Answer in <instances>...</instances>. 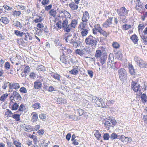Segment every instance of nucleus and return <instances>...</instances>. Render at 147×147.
Listing matches in <instances>:
<instances>
[{
	"mask_svg": "<svg viewBox=\"0 0 147 147\" xmlns=\"http://www.w3.org/2000/svg\"><path fill=\"white\" fill-rule=\"evenodd\" d=\"M95 56L97 58H100V61L102 65L104 64L107 58L106 48L103 46L100 47L96 51Z\"/></svg>",
	"mask_w": 147,
	"mask_h": 147,
	"instance_id": "f257e3e1",
	"label": "nucleus"
},
{
	"mask_svg": "<svg viewBox=\"0 0 147 147\" xmlns=\"http://www.w3.org/2000/svg\"><path fill=\"white\" fill-rule=\"evenodd\" d=\"M98 39L90 35L85 39V42L87 45H90L93 47H95L97 45Z\"/></svg>",
	"mask_w": 147,
	"mask_h": 147,
	"instance_id": "f03ea898",
	"label": "nucleus"
},
{
	"mask_svg": "<svg viewBox=\"0 0 147 147\" xmlns=\"http://www.w3.org/2000/svg\"><path fill=\"white\" fill-rule=\"evenodd\" d=\"M92 102L94 103L98 106L102 108H107V106L105 105L103 99L100 98H98L96 96H92Z\"/></svg>",
	"mask_w": 147,
	"mask_h": 147,
	"instance_id": "7ed1b4c3",
	"label": "nucleus"
},
{
	"mask_svg": "<svg viewBox=\"0 0 147 147\" xmlns=\"http://www.w3.org/2000/svg\"><path fill=\"white\" fill-rule=\"evenodd\" d=\"M56 25L57 27H58L59 28H63L64 29H65V31L67 32H68L67 30V29L68 28L69 24H68V21L67 19H64L62 22L61 20H59L58 22L56 23Z\"/></svg>",
	"mask_w": 147,
	"mask_h": 147,
	"instance_id": "20e7f679",
	"label": "nucleus"
},
{
	"mask_svg": "<svg viewBox=\"0 0 147 147\" xmlns=\"http://www.w3.org/2000/svg\"><path fill=\"white\" fill-rule=\"evenodd\" d=\"M92 27L93 26L94 28L92 29L93 33L94 34L97 35L98 33H100L102 29L100 25L99 24H96L95 22L92 21Z\"/></svg>",
	"mask_w": 147,
	"mask_h": 147,
	"instance_id": "39448f33",
	"label": "nucleus"
},
{
	"mask_svg": "<svg viewBox=\"0 0 147 147\" xmlns=\"http://www.w3.org/2000/svg\"><path fill=\"white\" fill-rule=\"evenodd\" d=\"M118 72L119 78L121 81L127 79L126 71L125 69L121 68L118 70Z\"/></svg>",
	"mask_w": 147,
	"mask_h": 147,
	"instance_id": "423d86ee",
	"label": "nucleus"
},
{
	"mask_svg": "<svg viewBox=\"0 0 147 147\" xmlns=\"http://www.w3.org/2000/svg\"><path fill=\"white\" fill-rule=\"evenodd\" d=\"M131 88L135 92L140 91L141 87L140 84L137 82V81H132L131 83Z\"/></svg>",
	"mask_w": 147,
	"mask_h": 147,
	"instance_id": "0eeeda50",
	"label": "nucleus"
},
{
	"mask_svg": "<svg viewBox=\"0 0 147 147\" xmlns=\"http://www.w3.org/2000/svg\"><path fill=\"white\" fill-rule=\"evenodd\" d=\"M117 11L120 16L124 17L125 18V15H127L128 11L127 10L125 7H122L120 9H117Z\"/></svg>",
	"mask_w": 147,
	"mask_h": 147,
	"instance_id": "6e6552de",
	"label": "nucleus"
},
{
	"mask_svg": "<svg viewBox=\"0 0 147 147\" xmlns=\"http://www.w3.org/2000/svg\"><path fill=\"white\" fill-rule=\"evenodd\" d=\"M78 24V21L75 19L73 20L71 23L69 24L68 28L67 30L68 32H70V30L73 28H75Z\"/></svg>",
	"mask_w": 147,
	"mask_h": 147,
	"instance_id": "1a4fd4ad",
	"label": "nucleus"
},
{
	"mask_svg": "<svg viewBox=\"0 0 147 147\" xmlns=\"http://www.w3.org/2000/svg\"><path fill=\"white\" fill-rule=\"evenodd\" d=\"M77 38V37L76 36V33H75L73 37L71 36V35L67 36L65 40L66 42L72 44L73 43L74 41L75 40L76 38Z\"/></svg>",
	"mask_w": 147,
	"mask_h": 147,
	"instance_id": "9d476101",
	"label": "nucleus"
},
{
	"mask_svg": "<svg viewBox=\"0 0 147 147\" xmlns=\"http://www.w3.org/2000/svg\"><path fill=\"white\" fill-rule=\"evenodd\" d=\"M11 99L13 98L17 100H20L22 99L21 97L20 94L16 91L13 92L12 95L10 96Z\"/></svg>",
	"mask_w": 147,
	"mask_h": 147,
	"instance_id": "9b49d317",
	"label": "nucleus"
},
{
	"mask_svg": "<svg viewBox=\"0 0 147 147\" xmlns=\"http://www.w3.org/2000/svg\"><path fill=\"white\" fill-rule=\"evenodd\" d=\"M90 16L88 12L87 11H86L83 14L82 20L84 22H87Z\"/></svg>",
	"mask_w": 147,
	"mask_h": 147,
	"instance_id": "f8f14e48",
	"label": "nucleus"
},
{
	"mask_svg": "<svg viewBox=\"0 0 147 147\" xmlns=\"http://www.w3.org/2000/svg\"><path fill=\"white\" fill-rule=\"evenodd\" d=\"M60 59L61 61L65 64H70V63L69 61V60L67 57V55H63L61 56Z\"/></svg>",
	"mask_w": 147,
	"mask_h": 147,
	"instance_id": "ddd939ff",
	"label": "nucleus"
},
{
	"mask_svg": "<svg viewBox=\"0 0 147 147\" xmlns=\"http://www.w3.org/2000/svg\"><path fill=\"white\" fill-rule=\"evenodd\" d=\"M9 89L13 88L17 89L20 87V86L18 83L13 82L9 83Z\"/></svg>",
	"mask_w": 147,
	"mask_h": 147,
	"instance_id": "4468645a",
	"label": "nucleus"
},
{
	"mask_svg": "<svg viewBox=\"0 0 147 147\" xmlns=\"http://www.w3.org/2000/svg\"><path fill=\"white\" fill-rule=\"evenodd\" d=\"M79 70L78 67L77 66H74L73 67L72 69L69 71L70 73L72 74L77 75Z\"/></svg>",
	"mask_w": 147,
	"mask_h": 147,
	"instance_id": "2eb2a0df",
	"label": "nucleus"
},
{
	"mask_svg": "<svg viewBox=\"0 0 147 147\" xmlns=\"http://www.w3.org/2000/svg\"><path fill=\"white\" fill-rule=\"evenodd\" d=\"M62 50L63 51V55H65L71 53V51L68 47L67 48L65 46L63 47Z\"/></svg>",
	"mask_w": 147,
	"mask_h": 147,
	"instance_id": "dca6fc26",
	"label": "nucleus"
},
{
	"mask_svg": "<svg viewBox=\"0 0 147 147\" xmlns=\"http://www.w3.org/2000/svg\"><path fill=\"white\" fill-rule=\"evenodd\" d=\"M112 19L113 18H109V19L102 24L103 26L106 28L109 27L112 24Z\"/></svg>",
	"mask_w": 147,
	"mask_h": 147,
	"instance_id": "f3484780",
	"label": "nucleus"
},
{
	"mask_svg": "<svg viewBox=\"0 0 147 147\" xmlns=\"http://www.w3.org/2000/svg\"><path fill=\"white\" fill-rule=\"evenodd\" d=\"M67 57L69 60V61H70L71 63L73 64L75 63L76 57L72 55H67Z\"/></svg>",
	"mask_w": 147,
	"mask_h": 147,
	"instance_id": "a211bd4d",
	"label": "nucleus"
},
{
	"mask_svg": "<svg viewBox=\"0 0 147 147\" xmlns=\"http://www.w3.org/2000/svg\"><path fill=\"white\" fill-rule=\"evenodd\" d=\"M81 35L82 37L86 36H87L89 32V29L88 28H86L85 29H82L80 30Z\"/></svg>",
	"mask_w": 147,
	"mask_h": 147,
	"instance_id": "6ab92c4d",
	"label": "nucleus"
},
{
	"mask_svg": "<svg viewBox=\"0 0 147 147\" xmlns=\"http://www.w3.org/2000/svg\"><path fill=\"white\" fill-rule=\"evenodd\" d=\"M24 40L26 41H28V38L29 40L32 39L31 37L30 36V35L28 32L26 33L24 32L23 34V36H22Z\"/></svg>",
	"mask_w": 147,
	"mask_h": 147,
	"instance_id": "aec40b11",
	"label": "nucleus"
},
{
	"mask_svg": "<svg viewBox=\"0 0 147 147\" xmlns=\"http://www.w3.org/2000/svg\"><path fill=\"white\" fill-rule=\"evenodd\" d=\"M86 48H84L83 49H77L76 50V53L81 56L85 54Z\"/></svg>",
	"mask_w": 147,
	"mask_h": 147,
	"instance_id": "412c9836",
	"label": "nucleus"
},
{
	"mask_svg": "<svg viewBox=\"0 0 147 147\" xmlns=\"http://www.w3.org/2000/svg\"><path fill=\"white\" fill-rule=\"evenodd\" d=\"M87 22H84L82 21L81 22L78 26V28L79 30H81L82 29H85V27L87 25Z\"/></svg>",
	"mask_w": 147,
	"mask_h": 147,
	"instance_id": "4be33fe9",
	"label": "nucleus"
},
{
	"mask_svg": "<svg viewBox=\"0 0 147 147\" xmlns=\"http://www.w3.org/2000/svg\"><path fill=\"white\" fill-rule=\"evenodd\" d=\"M31 115H32V122H35L37 121V119H38V115L35 112H33Z\"/></svg>",
	"mask_w": 147,
	"mask_h": 147,
	"instance_id": "5701e85b",
	"label": "nucleus"
},
{
	"mask_svg": "<svg viewBox=\"0 0 147 147\" xmlns=\"http://www.w3.org/2000/svg\"><path fill=\"white\" fill-rule=\"evenodd\" d=\"M128 68L130 74L131 75L134 74L135 73V70L133 65L132 64H129L128 65Z\"/></svg>",
	"mask_w": 147,
	"mask_h": 147,
	"instance_id": "b1692460",
	"label": "nucleus"
},
{
	"mask_svg": "<svg viewBox=\"0 0 147 147\" xmlns=\"http://www.w3.org/2000/svg\"><path fill=\"white\" fill-rule=\"evenodd\" d=\"M0 21L5 24H7L9 21V20L6 17H1Z\"/></svg>",
	"mask_w": 147,
	"mask_h": 147,
	"instance_id": "393cba45",
	"label": "nucleus"
},
{
	"mask_svg": "<svg viewBox=\"0 0 147 147\" xmlns=\"http://www.w3.org/2000/svg\"><path fill=\"white\" fill-rule=\"evenodd\" d=\"M22 126L24 128V130L25 131H29L32 130L31 127L30 125H26L24 124H23Z\"/></svg>",
	"mask_w": 147,
	"mask_h": 147,
	"instance_id": "a878e982",
	"label": "nucleus"
},
{
	"mask_svg": "<svg viewBox=\"0 0 147 147\" xmlns=\"http://www.w3.org/2000/svg\"><path fill=\"white\" fill-rule=\"evenodd\" d=\"M42 84L40 82H34V88L38 89L41 87Z\"/></svg>",
	"mask_w": 147,
	"mask_h": 147,
	"instance_id": "bb28decb",
	"label": "nucleus"
},
{
	"mask_svg": "<svg viewBox=\"0 0 147 147\" xmlns=\"http://www.w3.org/2000/svg\"><path fill=\"white\" fill-rule=\"evenodd\" d=\"M130 38L135 44H136L138 40V37H137L136 35V34L133 35Z\"/></svg>",
	"mask_w": 147,
	"mask_h": 147,
	"instance_id": "cd10ccee",
	"label": "nucleus"
},
{
	"mask_svg": "<svg viewBox=\"0 0 147 147\" xmlns=\"http://www.w3.org/2000/svg\"><path fill=\"white\" fill-rule=\"evenodd\" d=\"M72 44L74 47L75 48H77L80 46V42L78 40L77 38L74 41Z\"/></svg>",
	"mask_w": 147,
	"mask_h": 147,
	"instance_id": "c85d7f7f",
	"label": "nucleus"
},
{
	"mask_svg": "<svg viewBox=\"0 0 147 147\" xmlns=\"http://www.w3.org/2000/svg\"><path fill=\"white\" fill-rule=\"evenodd\" d=\"M107 67L109 68H111L115 69V62H113V63H111L110 61L108 62L107 63Z\"/></svg>",
	"mask_w": 147,
	"mask_h": 147,
	"instance_id": "c756f323",
	"label": "nucleus"
},
{
	"mask_svg": "<svg viewBox=\"0 0 147 147\" xmlns=\"http://www.w3.org/2000/svg\"><path fill=\"white\" fill-rule=\"evenodd\" d=\"M99 33L100 35H102L105 38H107L109 35L108 33L102 29Z\"/></svg>",
	"mask_w": 147,
	"mask_h": 147,
	"instance_id": "7c9ffc66",
	"label": "nucleus"
},
{
	"mask_svg": "<svg viewBox=\"0 0 147 147\" xmlns=\"http://www.w3.org/2000/svg\"><path fill=\"white\" fill-rule=\"evenodd\" d=\"M69 6L70 8L73 10H77L78 7V5L73 3L69 4Z\"/></svg>",
	"mask_w": 147,
	"mask_h": 147,
	"instance_id": "2f4dec72",
	"label": "nucleus"
},
{
	"mask_svg": "<svg viewBox=\"0 0 147 147\" xmlns=\"http://www.w3.org/2000/svg\"><path fill=\"white\" fill-rule=\"evenodd\" d=\"M51 76L52 77L58 80L59 82H60L61 80L60 79V76L59 75L57 74L52 73L51 75Z\"/></svg>",
	"mask_w": 147,
	"mask_h": 147,
	"instance_id": "473e14b6",
	"label": "nucleus"
},
{
	"mask_svg": "<svg viewBox=\"0 0 147 147\" xmlns=\"http://www.w3.org/2000/svg\"><path fill=\"white\" fill-rule=\"evenodd\" d=\"M39 117L43 121H45L47 117V115L45 114L42 113L39 115Z\"/></svg>",
	"mask_w": 147,
	"mask_h": 147,
	"instance_id": "72a5a7b5",
	"label": "nucleus"
},
{
	"mask_svg": "<svg viewBox=\"0 0 147 147\" xmlns=\"http://www.w3.org/2000/svg\"><path fill=\"white\" fill-rule=\"evenodd\" d=\"M8 94L7 93L3 94L0 98V100L1 101L4 102L8 96Z\"/></svg>",
	"mask_w": 147,
	"mask_h": 147,
	"instance_id": "f704fd0d",
	"label": "nucleus"
},
{
	"mask_svg": "<svg viewBox=\"0 0 147 147\" xmlns=\"http://www.w3.org/2000/svg\"><path fill=\"white\" fill-rule=\"evenodd\" d=\"M24 32H21L18 30H16L14 32V33L17 36L19 37H22L23 36Z\"/></svg>",
	"mask_w": 147,
	"mask_h": 147,
	"instance_id": "c9c22d12",
	"label": "nucleus"
},
{
	"mask_svg": "<svg viewBox=\"0 0 147 147\" xmlns=\"http://www.w3.org/2000/svg\"><path fill=\"white\" fill-rule=\"evenodd\" d=\"M141 100L144 103H145L147 101V97L146 94L143 93L142 95Z\"/></svg>",
	"mask_w": 147,
	"mask_h": 147,
	"instance_id": "e433bc0d",
	"label": "nucleus"
},
{
	"mask_svg": "<svg viewBox=\"0 0 147 147\" xmlns=\"http://www.w3.org/2000/svg\"><path fill=\"white\" fill-rule=\"evenodd\" d=\"M74 110L75 111V113H78L80 116H82L84 113L83 110L80 109H74Z\"/></svg>",
	"mask_w": 147,
	"mask_h": 147,
	"instance_id": "4c0bfd02",
	"label": "nucleus"
},
{
	"mask_svg": "<svg viewBox=\"0 0 147 147\" xmlns=\"http://www.w3.org/2000/svg\"><path fill=\"white\" fill-rule=\"evenodd\" d=\"M138 65L140 67L147 68V63H145L143 60H142V62H141L140 63L138 64Z\"/></svg>",
	"mask_w": 147,
	"mask_h": 147,
	"instance_id": "58836bf2",
	"label": "nucleus"
},
{
	"mask_svg": "<svg viewBox=\"0 0 147 147\" xmlns=\"http://www.w3.org/2000/svg\"><path fill=\"white\" fill-rule=\"evenodd\" d=\"M94 136L98 140H100V138L101 136V134L98 130H96L94 132Z\"/></svg>",
	"mask_w": 147,
	"mask_h": 147,
	"instance_id": "ea45409f",
	"label": "nucleus"
},
{
	"mask_svg": "<svg viewBox=\"0 0 147 147\" xmlns=\"http://www.w3.org/2000/svg\"><path fill=\"white\" fill-rule=\"evenodd\" d=\"M134 60L136 62L138 65L141 62H142L143 60L142 59L140 58L139 57L137 56H136L134 57Z\"/></svg>",
	"mask_w": 147,
	"mask_h": 147,
	"instance_id": "a19ab883",
	"label": "nucleus"
},
{
	"mask_svg": "<svg viewBox=\"0 0 147 147\" xmlns=\"http://www.w3.org/2000/svg\"><path fill=\"white\" fill-rule=\"evenodd\" d=\"M20 115L18 114H14L13 115L12 117L14 119H15L16 121H19L20 120Z\"/></svg>",
	"mask_w": 147,
	"mask_h": 147,
	"instance_id": "79ce46f5",
	"label": "nucleus"
},
{
	"mask_svg": "<svg viewBox=\"0 0 147 147\" xmlns=\"http://www.w3.org/2000/svg\"><path fill=\"white\" fill-rule=\"evenodd\" d=\"M141 37L143 43L145 45H147V36L142 35L141 36Z\"/></svg>",
	"mask_w": 147,
	"mask_h": 147,
	"instance_id": "37998d69",
	"label": "nucleus"
},
{
	"mask_svg": "<svg viewBox=\"0 0 147 147\" xmlns=\"http://www.w3.org/2000/svg\"><path fill=\"white\" fill-rule=\"evenodd\" d=\"M19 108L18 105L16 102L14 103L12 105L11 109L13 110H16Z\"/></svg>",
	"mask_w": 147,
	"mask_h": 147,
	"instance_id": "c03bdc74",
	"label": "nucleus"
},
{
	"mask_svg": "<svg viewBox=\"0 0 147 147\" xmlns=\"http://www.w3.org/2000/svg\"><path fill=\"white\" fill-rule=\"evenodd\" d=\"M13 25L16 26L19 28H21L22 26L21 25L20 23L17 20H14L13 22Z\"/></svg>",
	"mask_w": 147,
	"mask_h": 147,
	"instance_id": "a18cd8bd",
	"label": "nucleus"
},
{
	"mask_svg": "<svg viewBox=\"0 0 147 147\" xmlns=\"http://www.w3.org/2000/svg\"><path fill=\"white\" fill-rule=\"evenodd\" d=\"M69 117L70 119H72L75 121H77L80 119L79 117L76 116L75 115H70Z\"/></svg>",
	"mask_w": 147,
	"mask_h": 147,
	"instance_id": "49530a36",
	"label": "nucleus"
},
{
	"mask_svg": "<svg viewBox=\"0 0 147 147\" xmlns=\"http://www.w3.org/2000/svg\"><path fill=\"white\" fill-rule=\"evenodd\" d=\"M32 107L35 109H39L40 107V105L39 103H35L32 105Z\"/></svg>",
	"mask_w": 147,
	"mask_h": 147,
	"instance_id": "de8ad7c7",
	"label": "nucleus"
},
{
	"mask_svg": "<svg viewBox=\"0 0 147 147\" xmlns=\"http://www.w3.org/2000/svg\"><path fill=\"white\" fill-rule=\"evenodd\" d=\"M116 57L119 60H121L123 57V55L120 52H118L116 54Z\"/></svg>",
	"mask_w": 147,
	"mask_h": 147,
	"instance_id": "09e8293b",
	"label": "nucleus"
},
{
	"mask_svg": "<svg viewBox=\"0 0 147 147\" xmlns=\"http://www.w3.org/2000/svg\"><path fill=\"white\" fill-rule=\"evenodd\" d=\"M13 144L16 147H22V144L17 140H14L13 142Z\"/></svg>",
	"mask_w": 147,
	"mask_h": 147,
	"instance_id": "8fccbe9b",
	"label": "nucleus"
},
{
	"mask_svg": "<svg viewBox=\"0 0 147 147\" xmlns=\"http://www.w3.org/2000/svg\"><path fill=\"white\" fill-rule=\"evenodd\" d=\"M112 46L114 48L117 49L119 48L120 45L117 42H115L112 43Z\"/></svg>",
	"mask_w": 147,
	"mask_h": 147,
	"instance_id": "3c124183",
	"label": "nucleus"
},
{
	"mask_svg": "<svg viewBox=\"0 0 147 147\" xmlns=\"http://www.w3.org/2000/svg\"><path fill=\"white\" fill-rule=\"evenodd\" d=\"M49 13L51 16L55 17L56 14V12L54 9H53L50 11Z\"/></svg>",
	"mask_w": 147,
	"mask_h": 147,
	"instance_id": "603ef678",
	"label": "nucleus"
},
{
	"mask_svg": "<svg viewBox=\"0 0 147 147\" xmlns=\"http://www.w3.org/2000/svg\"><path fill=\"white\" fill-rule=\"evenodd\" d=\"M109 61L108 62L110 61L111 63H113V62H114V57L112 54H110L108 57Z\"/></svg>",
	"mask_w": 147,
	"mask_h": 147,
	"instance_id": "864d4df0",
	"label": "nucleus"
},
{
	"mask_svg": "<svg viewBox=\"0 0 147 147\" xmlns=\"http://www.w3.org/2000/svg\"><path fill=\"white\" fill-rule=\"evenodd\" d=\"M43 18L40 16H39L38 18H37L34 20V22L36 23L41 22L43 20Z\"/></svg>",
	"mask_w": 147,
	"mask_h": 147,
	"instance_id": "5fc2aeb1",
	"label": "nucleus"
},
{
	"mask_svg": "<svg viewBox=\"0 0 147 147\" xmlns=\"http://www.w3.org/2000/svg\"><path fill=\"white\" fill-rule=\"evenodd\" d=\"M36 30L35 32L36 34L39 36H41L42 35V30L41 29H38L36 28Z\"/></svg>",
	"mask_w": 147,
	"mask_h": 147,
	"instance_id": "6e6d98bb",
	"label": "nucleus"
},
{
	"mask_svg": "<svg viewBox=\"0 0 147 147\" xmlns=\"http://www.w3.org/2000/svg\"><path fill=\"white\" fill-rule=\"evenodd\" d=\"M37 70L38 71H44L45 70L44 66L42 65H39L37 67Z\"/></svg>",
	"mask_w": 147,
	"mask_h": 147,
	"instance_id": "4d7b16f0",
	"label": "nucleus"
},
{
	"mask_svg": "<svg viewBox=\"0 0 147 147\" xmlns=\"http://www.w3.org/2000/svg\"><path fill=\"white\" fill-rule=\"evenodd\" d=\"M26 109V107L24 105L22 104L19 107V110L20 111H23Z\"/></svg>",
	"mask_w": 147,
	"mask_h": 147,
	"instance_id": "13d9d810",
	"label": "nucleus"
},
{
	"mask_svg": "<svg viewBox=\"0 0 147 147\" xmlns=\"http://www.w3.org/2000/svg\"><path fill=\"white\" fill-rule=\"evenodd\" d=\"M5 114L7 115V117H11L13 115V114L11 111L9 110H8L6 112Z\"/></svg>",
	"mask_w": 147,
	"mask_h": 147,
	"instance_id": "bf43d9fd",
	"label": "nucleus"
},
{
	"mask_svg": "<svg viewBox=\"0 0 147 147\" xmlns=\"http://www.w3.org/2000/svg\"><path fill=\"white\" fill-rule=\"evenodd\" d=\"M30 71V67L29 66H26L24 70V72L25 73H27Z\"/></svg>",
	"mask_w": 147,
	"mask_h": 147,
	"instance_id": "052dcab7",
	"label": "nucleus"
},
{
	"mask_svg": "<svg viewBox=\"0 0 147 147\" xmlns=\"http://www.w3.org/2000/svg\"><path fill=\"white\" fill-rule=\"evenodd\" d=\"M117 135L115 133H112L110 136V138L111 139L113 140L117 138Z\"/></svg>",
	"mask_w": 147,
	"mask_h": 147,
	"instance_id": "680f3d73",
	"label": "nucleus"
},
{
	"mask_svg": "<svg viewBox=\"0 0 147 147\" xmlns=\"http://www.w3.org/2000/svg\"><path fill=\"white\" fill-rule=\"evenodd\" d=\"M65 17V19L67 18H70L71 17V15L69 13L66 11L63 15Z\"/></svg>",
	"mask_w": 147,
	"mask_h": 147,
	"instance_id": "e2e57ef3",
	"label": "nucleus"
},
{
	"mask_svg": "<svg viewBox=\"0 0 147 147\" xmlns=\"http://www.w3.org/2000/svg\"><path fill=\"white\" fill-rule=\"evenodd\" d=\"M144 27V25L143 24H139L138 26V31L139 32L142 31V30L143 29Z\"/></svg>",
	"mask_w": 147,
	"mask_h": 147,
	"instance_id": "0e129e2a",
	"label": "nucleus"
},
{
	"mask_svg": "<svg viewBox=\"0 0 147 147\" xmlns=\"http://www.w3.org/2000/svg\"><path fill=\"white\" fill-rule=\"evenodd\" d=\"M43 143H40L39 145L40 147H47V143H45V142L43 140Z\"/></svg>",
	"mask_w": 147,
	"mask_h": 147,
	"instance_id": "69168bd1",
	"label": "nucleus"
},
{
	"mask_svg": "<svg viewBox=\"0 0 147 147\" xmlns=\"http://www.w3.org/2000/svg\"><path fill=\"white\" fill-rule=\"evenodd\" d=\"M111 121H110V120H109L108 121H106L105 123V125L106 126H111Z\"/></svg>",
	"mask_w": 147,
	"mask_h": 147,
	"instance_id": "338daca9",
	"label": "nucleus"
},
{
	"mask_svg": "<svg viewBox=\"0 0 147 147\" xmlns=\"http://www.w3.org/2000/svg\"><path fill=\"white\" fill-rule=\"evenodd\" d=\"M131 28V26L130 25L125 24L123 26V28L125 30H127Z\"/></svg>",
	"mask_w": 147,
	"mask_h": 147,
	"instance_id": "774afa93",
	"label": "nucleus"
}]
</instances>
